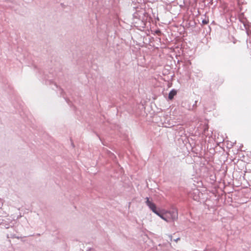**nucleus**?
<instances>
[{"mask_svg":"<svg viewBox=\"0 0 251 251\" xmlns=\"http://www.w3.org/2000/svg\"><path fill=\"white\" fill-rule=\"evenodd\" d=\"M158 216L166 222L175 221L178 217L177 211L175 209L171 211H164L162 213H160Z\"/></svg>","mask_w":251,"mask_h":251,"instance_id":"f257e3e1","label":"nucleus"},{"mask_svg":"<svg viewBox=\"0 0 251 251\" xmlns=\"http://www.w3.org/2000/svg\"><path fill=\"white\" fill-rule=\"evenodd\" d=\"M176 91L175 89L171 90L168 95V99L169 100H172L176 94Z\"/></svg>","mask_w":251,"mask_h":251,"instance_id":"20e7f679","label":"nucleus"},{"mask_svg":"<svg viewBox=\"0 0 251 251\" xmlns=\"http://www.w3.org/2000/svg\"><path fill=\"white\" fill-rule=\"evenodd\" d=\"M209 23V19L208 18H206V17L204 19L202 20V24L203 25H206Z\"/></svg>","mask_w":251,"mask_h":251,"instance_id":"39448f33","label":"nucleus"},{"mask_svg":"<svg viewBox=\"0 0 251 251\" xmlns=\"http://www.w3.org/2000/svg\"><path fill=\"white\" fill-rule=\"evenodd\" d=\"M133 17L134 18H138L139 20H141L143 23V25H145L144 21L146 19L147 17V13L146 12L145 10H141L138 11L133 14Z\"/></svg>","mask_w":251,"mask_h":251,"instance_id":"f03ea898","label":"nucleus"},{"mask_svg":"<svg viewBox=\"0 0 251 251\" xmlns=\"http://www.w3.org/2000/svg\"><path fill=\"white\" fill-rule=\"evenodd\" d=\"M156 33L157 34H158V33H161V32H160V30H156Z\"/></svg>","mask_w":251,"mask_h":251,"instance_id":"423d86ee","label":"nucleus"},{"mask_svg":"<svg viewBox=\"0 0 251 251\" xmlns=\"http://www.w3.org/2000/svg\"><path fill=\"white\" fill-rule=\"evenodd\" d=\"M146 204L149 207V208L156 214L157 215L159 216L160 213L157 211L156 205L152 202L151 201H150L148 198H146Z\"/></svg>","mask_w":251,"mask_h":251,"instance_id":"7ed1b4c3","label":"nucleus"}]
</instances>
